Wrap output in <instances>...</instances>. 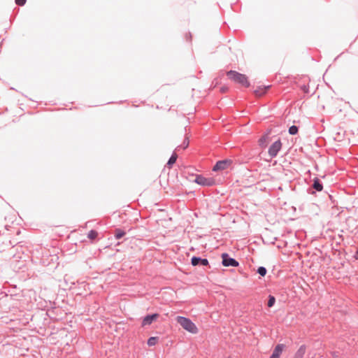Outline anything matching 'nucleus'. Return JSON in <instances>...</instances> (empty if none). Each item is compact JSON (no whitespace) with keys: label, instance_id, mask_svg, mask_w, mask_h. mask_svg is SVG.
<instances>
[{"label":"nucleus","instance_id":"nucleus-9","mask_svg":"<svg viewBox=\"0 0 358 358\" xmlns=\"http://www.w3.org/2000/svg\"><path fill=\"white\" fill-rule=\"evenodd\" d=\"M285 348V345L283 344H278L273 351V353L272 355H271L270 357L271 358H279L280 356V354L282 353L283 349Z\"/></svg>","mask_w":358,"mask_h":358},{"label":"nucleus","instance_id":"nucleus-2","mask_svg":"<svg viewBox=\"0 0 358 358\" xmlns=\"http://www.w3.org/2000/svg\"><path fill=\"white\" fill-rule=\"evenodd\" d=\"M176 321L186 331L192 334H196L198 332L196 324L190 319L183 316H178Z\"/></svg>","mask_w":358,"mask_h":358},{"label":"nucleus","instance_id":"nucleus-4","mask_svg":"<svg viewBox=\"0 0 358 358\" xmlns=\"http://www.w3.org/2000/svg\"><path fill=\"white\" fill-rule=\"evenodd\" d=\"M281 148H282V143H281L280 139L279 138L277 141H275L274 143H273L271 145V146L269 147L268 150V155L271 158L275 157L278 155L279 151L281 150Z\"/></svg>","mask_w":358,"mask_h":358},{"label":"nucleus","instance_id":"nucleus-12","mask_svg":"<svg viewBox=\"0 0 358 358\" xmlns=\"http://www.w3.org/2000/svg\"><path fill=\"white\" fill-rule=\"evenodd\" d=\"M306 345H301L294 354V358H303L306 352Z\"/></svg>","mask_w":358,"mask_h":358},{"label":"nucleus","instance_id":"nucleus-26","mask_svg":"<svg viewBox=\"0 0 358 358\" xmlns=\"http://www.w3.org/2000/svg\"><path fill=\"white\" fill-rule=\"evenodd\" d=\"M354 258L355 259H358V249L357 250V251L355 252V253L354 255Z\"/></svg>","mask_w":358,"mask_h":358},{"label":"nucleus","instance_id":"nucleus-11","mask_svg":"<svg viewBox=\"0 0 358 358\" xmlns=\"http://www.w3.org/2000/svg\"><path fill=\"white\" fill-rule=\"evenodd\" d=\"M269 136L268 134L263 135L258 141V144L261 148H266L268 143Z\"/></svg>","mask_w":358,"mask_h":358},{"label":"nucleus","instance_id":"nucleus-5","mask_svg":"<svg viewBox=\"0 0 358 358\" xmlns=\"http://www.w3.org/2000/svg\"><path fill=\"white\" fill-rule=\"evenodd\" d=\"M222 263L224 266L237 267L239 265L238 262L234 258L231 257L228 253H222Z\"/></svg>","mask_w":358,"mask_h":358},{"label":"nucleus","instance_id":"nucleus-24","mask_svg":"<svg viewBox=\"0 0 358 358\" xmlns=\"http://www.w3.org/2000/svg\"><path fill=\"white\" fill-rule=\"evenodd\" d=\"M186 37H187V40L190 41H191V39H192V34H191V33H189V34L187 35V36H186Z\"/></svg>","mask_w":358,"mask_h":358},{"label":"nucleus","instance_id":"nucleus-16","mask_svg":"<svg viewBox=\"0 0 358 358\" xmlns=\"http://www.w3.org/2000/svg\"><path fill=\"white\" fill-rule=\"evenodd\" d=\"M189 141L188 138H185L184 139L182 143L180 145H178L176 148V150L179 151L180 148L186 149L189 146Z\"/></svg>","mask_w":358,"mask_h":358},{"label":"nucleus","instance_id":"nucleus-6","mask_svg":"<svg viewBox=\"0 0 358 358\" xmlns=\"http://www.w3.org/2000/svg\"><path fill=\"white\" fill-rule=\"evenodd\" d=\"M232 164V160L231 159H223L220 160L216 162L215 166L213 168V171H222L228 169Z\"/></svg>","mask_w":358,"mask_h":358},{"label":"nucleus","instance_id":"nucleus-17","mask_svg":"<svg viewBox=\"0 0 358 358\" xmlns=\"http://www.w3.org/2000/svg\"><path fill=\"white\" fill-rule=\"evenodd\" d=\"M157 341H158V338L157 337L151 336V337H150L148 339L147 344L149 346H154V345H155L157 344Z\"/></svg>","mask_w":358,"mask_h":358},{"label":"nucleus","instance_id":"nucleus-3","mask_svg":"<svg viewBox=\"0 0 358 358\" xmlns=\"http://www.w3.org/2000/svg\"><path fill=\"white\" fill-rule=\"evenodd\" d=\"M194 181L200 185L206 187H212L215 184V180L213 178H206L201 175L196 176Z\"/></svg>","mask_w":358,"mask_h":358},{"label":"nucleus","instance_id":"nucleus-1","mask_svg":"<svg viewBox=\"0 0 358 358\" xmlns=\"http://www.w3.org/2000/svg\"><path fill=\"white\" fill-rule=\"evenodd\" d=\"M228 78L236 83L240 84L243 87H248L250 83L248 77L245 74H242L236 71L230 70L227 71Z\"/></svg>","mask_w":358,"mask_h":358},{"label":"nucleus","instance_id":"nucleus-25","mask_svg":"<svg viewBox=\"0 0 358 358\" xmlns=\"http://www.w3.org/2000/svg\"><path fill=\"white\" fill-rule=\"evenodd\" d=\"M227 90H228V88H227V87H221V92H223V93H224V92H227Z\"/></svg>","mask_w":358,"mask_h":358},{"label":"nucleus","instance_id":"nucleus-21","mask_svg":"<svg viewBox=\"0 0 358 358\" xmlns=\"http://www.w3.org/2000/svg\"><path fill=\"white\" fill-rule=\"evenodd\" d=\"M289 134H291V135H295L298 133L299 131V128L298 127L295 126V125H292L289 128Z\"/></svg>","mask_w":358,"mask_h":358},{"label":"nucleus","instance_id":"nucleus-23","mask_svg":"<svg viewBox=\"0 0 358 358\" xmlns=\"http://www.w3.org/2000/svg\"><path fill=\"white\" fill-rule=\"evenodd\" d=\"M301 90L305 93H308V85H303V86H301Z\"/></svg>","mask_w":358,"mask_h":358},{"label":"nucleus","instance_id":"nucleus-7","mask_svg":"<svg viewBox=\"0 0 358 358\" xmlns=\"http://www.w3.org/2000/svg\"><path fill=\"white\" fill-rule=\"evenodd\" d=\"M159 315L158 313L147 315L143 317L141 326L145 327L151 324L154 321H155L159 317Z\"/></svg>","mask_w":358,"mask_h":358},{"label":"nucleus","instance_id":"nucleus-27","mask_svg":"<svg viewBox=\"0 0 358 358\" xmlns=\"http://www.w3.org/2000/svg\"><path fill=\"white\" fill-rule=\"evenodd\" d=\"M256 93L259 95V96H261L262 94V93H259L257 91H256Z\"/></svg>","mask_w":358,"mask_h":358},{"label":"nucleus","instance_id":"nucleus-20","mask_svg":"<svg viewBox=\"0 0 358 358\" xmlns=\"http://www.w3.org/2000/svg\"><path fill=\"white\" fill-rule=\"evenodd\" d=\"M275 303V296H273V295H269L268 296V303H267V306L268 308H271L274 306Z\"/></svg>","mask_w":358,"mask_h":358},{"label":"nucleus","instance_id":"nucleus-15","mask_svg":"<svg viewBox=\"0 0 358 358\" xmlns=\"http://www.w3.org/2000/svg\"><path fill=\"white\" fill-rule=\"evenodd\" d=\"M8 295H10L11 298H13L14 296H17V294L10 293V290H8L7 292L6 291V288L3 287V290L1 291L0 292V299H2L3 296H8Z\"/></svg>","mask_w":358,"mask_h":358},{"label":"nucleus","instance_id":"nucleus-18","mask_svg":"<svg viewBox=\"0 0 358 358\" xmlns=\"http://www.w3.org/2000/svg\"><path fill=\"white\" fill-rule=\"evenodd\" d=\"M98 236V232L96 230L92 229L89 231L87 234V238L94 240Z\"/></svg>","mask_w":358,"mask_h":358},{"label":"nucleus","instance_id":"nucleus-28","mask_svg":"<svg viewBox=\"0 0 358 358\" xmlns=\"http://www.w3.org/2000/svg\"><path fill=\"white\" fill-rule=\"evenodd\" d=\"M270 358H271V357H270Z\"/></svg>","mask_w":358,"mask_h":358},{"label":"nucleus","instance_id":"nucleus-14","mask_svg":"<svg viewBox=\"0 0 358 358\" xmlns=\"http://www.w3.org/2000/svg\"><path fill=\"white\" fill-rule=\"evenodd\" d=\"M177 158V154L175 152H173L171 156L170 157L169 159L168 160V162L166 164L167 166L171 168L176 163Z\"/></svg>","mask_w":358,"mask_h":358},{"label":"nucleus","instance_id":"nucleus-10","mask_svg":"<svg viewBox=\"0 0 358 358\" xmlns=\"http://www.w3.org/2000/svg\"><path fill=\"white\" fill-rule=\"evenodd\" d=\"M312 187L317 192H321L323 189V184L318 178H315L313 180Z\"/></svg>","mask_w":358,"mask_h":358},{"label":"nucleus","instance_id":"nucleus-13","mask_svg":"<svg viewBox=\"0 0 358 358\" xmlns=\"http://www.w3.org/2000/svg\"><path fill=\"white\" fill-rule=\"evenodd\" d=\"M125 234V231L120 228L115 229L113 231V235L116 240L122 238Z\"/></svg>","mask_w":358,"mask_h":358},{"label":"nucleus","instance_id":"nucleus-19","mask_svg":"<svg viewBox=\"0 0 358 358\" xmlns=\"http://www.w3.org/2000/svg\"><path fill=\"white\" fill-rule=\"evenodd\" d=\"M257 273H259L262 277L266 275L267 270L264 266H259L257 270Z\"/></svg>","mask_w":358,"mask_h":358},{"label":"nucleus","instance_id":"nucleus-22","mask_svg":"<svg viewBox=\"0 0 358 358\" xmlns=\"http://www.w3.org/2000/svg\"><path fill=\"white\" fill-rule=\"evenodd\" d=\"M15 3L18 6H24L26 3L27 0H15Z\"/></svg>","mask_w":358,"mask_h":358},{"label":"nucleus","instance_id":"nucleus-8","mask_svg":"<svg viewBox=\"0 0 358 358\" xmlns=\"http://www.w3.org/2000/svg\"><path fill=\"white\" fill-rule=\"evenodd\" d=\"M191 264L192 266H208V260L206 258L193 256L191 259Z\"/></svg>","mask_w":358,"mask_h":358}]
</instances>
